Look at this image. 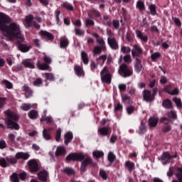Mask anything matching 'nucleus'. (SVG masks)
<instances>
[{"label":"nucleus","mask_w":182,"mask_h":182,"mask_svg":"<svg viewBox=\"0 0 182 182\" xmlns=\"http://www.w3.org/2000/svg\"><path fill=\"white\" fill-rule=\"evenodd\" d=\"M170 130H171V126H170V124L167 123H164V127H163V132H164V133H168Z\"/></svg>","instance_id":"ea45409f"},{"label":"nucleus","mask_w":182,"mask_h":182,"mask_svg":"<svg viewBox=\"0 0 182 182\" xmlns=\"http://www.w3.org/2000/svg\"><path fill=\"white\" fill-rule=\"evenodd\" d=\"M26 23H27V26L28 27L32 26V21H33V16L32 15H28L26 16Z\"/></svg>","instance_id":"c85d7f7f"},{"label":"nucleus","mask_w":182,"mask_h":182,"mask_svg":"<svg viewBox=\"0 0 182 182\" xmlns=\"http://www.w3.org/2000/svg\"><path fill=\"white\" fill-rule=\"evenodd\" d=\"M134 49L132 50L133 58H135V56H140V55L143 53V50H141V48H140V46L134 45Z\"/></svg>","instance_id":"4468645a"},{"label":"nucleus","mask_w":182,"mask_h":182,"mask_svg":"<svg viewBox=\"0 0 182 182\" xmlns=\"http://www.w3.org/2000/svg\"><path fill=\"white\" fill-rule=\"evenodd\" d=\"M174 23L177 26H181V21H180V19L174 17L172 18Z\"/></svg>","instance_id":"69168bd1"},{"label":"nucleus","mask_w":182,"mask_h":182,"mask_svg":"<svg viewBox=\"0 0 182 182\" xmlns=\"http://www.w3.org/2000/svg\"><path fill=\"white\" fill-rule=\"evenodd\" d=\"M21 65H23L24 68H28L29 69H35V63H33V61L29 59L23 60Z\"/></svg>","instance_id":"f8f14e48"},{"label":"nucleus","mask_w":182,"mask_h":182,"mask_svg":"<svg viewBox=\"0 0 182 182\" xmlns=\"http://www.w3.org/2000/svg\"><path fill=\"white\" fill-rule=\"evenodd\" d=\"M136 38H138V39H140V41H141V42H147V41H149V37L147 36V35L144 34V33H142L140 30H136L135 31Z\"/></svg>","instance_id":"9b49d317"},{"label":"nucleus","mask_w":182,"mask_h":182,"mask_svg":"<svg viewBox=\"0 0 182 182\" xmlns=\"http://www.w3.org/2000/svg\"><path fill=\"white\" fill-rule=\"evenodd\" d=\"M69 160H73V161H82V160H84L81 164V171H85L86 166L92 164V159H90L87 155H85L82 153L70 154Z\"/></svg>","instance_id":"7ed1b4c3"},{"label":"nucleus","mask_w":182,"mask_h":182,"mask_svg":"<svg viewBox=\"0 0 182 182\" xmlns=\"http://www.w3.org/2000/svg\"><path fill=\"white\" fill-rule=\"evenodd\" d=\"M161 56V54H160V53L159 52L154 53L151 55V60L154 61L156 60V59H159V58H160Z\"/></svg>","instance_id":"c03bdc74"},{"label":"nucleus","mask_w":182,"mask_h":182,"mask_svg":"<svg viewBox=\"0 0 182 182\" xmlns=\"http://www.w3.org/2000/svg\"><path fill=\"white\" fill-rule=\"evenodd\" d=\"M171 89V85H167L166 87H164L165 92H166L169 95H176L178 94V89L175 88L173 90V91H170Z\"/></svg>","instance_id":"6ab92c4d"},{"label":"nucleus","mask_w":182,"mask_h":182,"mask_svg":"<svg viewBox=\"0 0 182 182\" xmlns=\"http://www.w3.org/2000/svg\"><path fill=\"white\" fill-rule=\"evenodd\" d=\"M48 177H49V173H48L46 170L41 171L38 173V180H40V181L46 182L48 181Z\"/></svg>","instance_id":"1a4fd4ad"},{"label":"nucleus","mask_w":182,"mask_h":182,"mask_svg":"<svg viewBox=\"0 0 182 182\" xmlns=\"http://www.w3.org/2000/svg\"><path fill=\"white\" fill-rule=\"evenodd\" d=\"M8 139L11 141V143H15V134H9L8 135Z\"/></svg>","instance_id":"338daca9"},{"label":"nucleus","mask_w":182,"mask_h":182,"mask_svg":"<svg viewBox=\"0 0 182 182\" xmlns=\"http://www.w3.org/2000/svg\"><path fill=\"white\" fill-rule=\"evenodd\" d=\"M11 180L12 182H19V176H18V173H14L11 177Z\"/></svg>","instance_id":"e433bc0d"},{"label":"nucleus","mask_w":182,"mask_h":182,"mask_svg":"<svg viewBox=\"0 0 182 182\" xmlns=\"http://www.w3.org/2000/svg\"><path fill=\"white\" fill-rule=\"evenodd\" d=\"M2 83L4 85H5L7 89H12V87H14V85H12L11 82H9V81H8L6 80H3Z\"/></svg>","instance_id":"a19ab883"},{"label":"nucleus","mask_w":182,"mask_h":182,"mask_svg":"<svg viewBox=\"0 0 182 182\" xmlns=\"http://www.w3.org/2000/svg\"><path fill=\"white\" fill-rule=\"evenodd\" d=\"M18 48L19 50L25 53V52H29V50L31 49V46H28L26 44L18 43Z\"/></svg>","instance_id":"412c9836"},{"label":"nucleus","mask_w":182,"mask_h":182,"mask_svg":"<svg viewBox=\"0 0 182 182\" xmlns=\"http://www.w3.org/2000/svg\"><path fill=\"white\" fill-rule=\"evenodd\" d=\"M74 70L75 72V75H77L79 77H83L85 76V71L80 65H75Z\"/></svg>","instance_id":"2eb2a0df"},{"label":"nucleus","mask_w":182,"mask_h":182,"mask_svg":"<svg viewBox=\"0 0 182 182\" xmlns=\"http://www.w3.org/2000/svg\"><path fill=\"white\" fill-rule=\"evenodd\" d=\"M93 156L94 157H96V159H100V157H103V156H105V154L103 151H95L93 152Z\"/></svg>","instance_id":"f704fd0d"},{"label":"nucleus","mask_w":182,"mask_h":182,"mask_svg":"<svg viewBox=\"0 0 182 182\" xmlns=\"http://www.w3.org/2000/svg\"><path fill=\"white\" fill-rule=\"evenodd\" d=\"M36 66L40 70H48L50 68L49 64H46V63L41 64L40 60L37 61Z\"/></svg>","instance_id":"aec40b11"},{"label":"nucleus","mask_w":182,"mask_h":182,"mask_svg":"<svg viewBox=\"0 0 182 182\" xmlns=\"http://www.w3.org/2000/svg\"><path fill=\"white\" fill-rule=\"evenodd\" d=\"M132 49L129 47L122 46L121 48V52L122 53H129V52H131Z\"/></svg>","instance_id":"864d4df0"},{"label":"nucleus","mask_w":182,"mask_h":182,"mask_svg":"<svg viewBox=\"0 0 182 182\" xmlns=\"http://www.w3.org/2000/svg\"><path fill=\"white\" fill-rule=\"evenodd\" d=\"M114 159H116V156L112 152H109L108 154V160L109 161L113 162L114 161Z\"/></svg>","instance_id":"5fc2aeb1"},{"label":"nucleus","mask_w":182,"mask_h":182,"mask_svg":"<svg viewBox=\"0 0 182 182\" xmlns=\"http://www.w3.org/2000/svg\"><path fill=\"white\" fill-rule=\"evenodd\" d=\"M85 25L86 26H93V25H95V21L92 19L87 18L85 20Z\"/></svg>","instance_id":"13d9d810"},{"label":"nucleus","mask_w":182,"mask_h":182,"mask_svg":"<svg viewBox=\"0 0 182 182\" xmlns=\"http://www.w3.org/2000/svg\"><path fill=\"white\" fill-rule=\"evenodd\" d=\"M119 73L123 77H129V76H132V75H133V70L126 64H122L119 67Z\"/></svg>","instance_id":"39448f33"},{"label":"nucleus","mask_w":182,"mask_h":182,"mask_svg":"<svg viewBox=\"0 0 182 182\" xmlns=\"http://www.w3.org/2000/svg\"><path fill=\"white\" fill-rule=\"evenodd\" d=\"M159 124V118L157 117H151L149 120V127H156Z\"/></svg>","instance_id":"b1692460"},{"label":"nucleus","mask_w":182,"mask_h":182,"mask_svg":"<svg viewBox=\"0 0 182 182\" xmlns=\"http://www.w3.org/2000/svg\"><path fill=\"white\" fill-rule=\"evenodd\" d=\"M125 166L127 168H129V171H133L134 170V163L127 161L125 163Z\"/></svg>","instance_id":"7c9ffc66"},{"label":"nucleus","mask_w":182,"mask_h":182,"mask_svg":"<svg viewBox=\"0 0 182 182\" xmlns=\"http://www.w3.org/2000/svg\"><path fill=\"white\" fill-rule=\"evenodd\" d=\"M40 35L42 36V38H44V39H48V41H52V39H53V35L46 31H41Z\"/></svg>","instance_id":"a211bd4d"},{"label":"nucleus","mask_w":182,"mask_h":182,"mask_svg":"<svg viewBox=\"0 0 182 182\" xmlns=\"http://www.w3.org/2000/svg\"><path fill=\"white\" fill-rule=\"evenodd\" d=\"M28 166L33 173H36L39 170V164H38V162L35 159L28 161Z\"/></svg>","instance_id":"0eeeda50"},{"label":"nucleus","mask_w":182,"mask_h":182,"mask_svg":"<svg viewBox=\"0 0 182 182\" xmlns=\"http://www.w3.org/2000/svg\"><path fill=\"white\" fill-rule=\"evenodd\" d=\"M135 70L137 73H140L141 72V69H143V65H141V61L138 58H136V63L134 65Z\"/></svg>","instance_id":"4be33fe9"},{"label":"nucleus","mask_w":182,"mask_h":182,"mask_svg":"<svg viewBox=\"0 0 182 182\" xmlns=\"http://www.w3.org/2000/svg\"><path fill=\"white\" fill-rule=\"evenodd\" d=\"M144 100L146 102H151L154 100V97L151 94V92L149 90H144Z\"/></svg>","instance_id":"ddd939ff"},{"label":"nucleus","mask_w":182,"mask_h":182,"mask_svg":"<svg viewBox=\"0 0 182 182\" xmlns=\"http://www.w3.org/2000/svg\"><path fill=\"white\" fill-rule=\"evenodd\" d=\"M15 157L17 160H19L20 159H22L23 160H28L30 155L29 154L25 152H18L16 154Z\"/></svg>","instance_id":"f3484780"},{"label":"nucleus","mask_w":182,"mask_h":182,"mask_svg":"<svg viewBox=\"0 0 182 182\" xmlns=\"http://www.w3.org/2000/svg\"><path fill=\"white\" fill-rule=\"evenodd\" d=\"M147 129H146V125L144 124V122H141V126L139 127V134H144Z\"/></svg>","instance_id":"2f4dec72"},{"label":"nucleus","mask_w":182,"mask_h":182,"mask_svg":"<svg viewBox=\"0 0 182 182\" xmlns=\"http://www.w3.org/2000/svg\"><path fill=\"white\" fill-rule=\"evenodd\" d=\"M6 161L11 163V164H16L18 159L16 158H6Z\"/></svg>","instance_id":"09e8293b"},{"label":"nucleus","mask_w":182,"mask_h":182,"mask_svg":"<svg viewBox=\"0 0 182 182\" xmlns=\"http://www.w3.org/2000/svg\"><path fill=\"white\" fill-rule=\"evenodd\" d=\"M18 177L20 180H25V178H26V173L22 172L19 173Z\"/></svg>","instance_id":"774afa93"},{"label":"nucleus","mask_w":182,"mask_h":182,"mask_svg":"<svg viewBox=\"0 0 182 182\" xmlns=\"http://www.w3.org/2000/svg\"><path fill=\"white\" fill-rule=\"evenodd\" d=\"M102 50H106L105 46H95L93 50V53L94 55H100L102 53Z\"/></svg>","instance_id":"5701e85b"},{"label":"nucleus","mask_w":182,"mask_h":182,"mask_svg":"<svg viewBox=\"0 0 182 182\" xmlns=\"http://www.w3.org/2000/svg\"><path fill=\"white\" fill-rule=\"evenodd\" d=\"M168 117H162L161 119V122H163L164 120H169L171 122V120H174L175 119L177 118V114L174 111H171L168 112L167 114Z\"/></svg>","instance_id":"9d476101"},{"label":"nucleus","mask_w":182,"mask_h":182,"mask_svg":"<svg viewBox=\"0 0 182 182\" xmlns=\"http://www.w3.org/2000/svg\"><path fill=\"white\" fill-rule=\"evenodd\" d=\"M0 166L4 168H5V167H8L9 164L6 162V159H5V158L0 159Z\"/></svg>","instance_id":"58836bf2"},{"label":"nucleus","mask_w":182,"mask_h":182,"mask_svg":"<svg viewBox=\"0 0 182 182\" xmlns=\"http://www.w3.org/2000/svg\"><path fill=\"white\" fill-rule=\"evenodd\" d=\"M4 114L6 116L4 119V122L7 126V129H11V130H19V124L15 122L19 120V117L11 111V109H7L4 112Z\"/></svg>","instance_id":"f03ea898"},{"label":"nucleus","mask_w":182,"mask_h":182,"mask_svg":"<svg viewBox=\"0 0 182 182\" xmlns=\"http://www.w3.org/2000/svg\"><path fill=\"white\" fill-rule=\"evenodd\" d=\"M110 129L109 127H102L98 129V135L99 136H107L110 134Z\"/></svg>","instance_id":"dca6fc26"},{"label":"nucleus","mask_w":182,"mask_h":182,"mask_svg":"<svg viewBox=\"0 0 182 182\" xmlns=\"http://www.w3.org/2000/svg\"><path fill=\"white\" fill-rule=\"evenodd\" d=\"M43 60H44L45 63H46L48 65H50V63H52V58H50V57L46 55V54H45V53H44Z\"/></svg>","instance_id":"a18cd8bd"},{"label":"nucleus","mask_w":182,"mask_h":182,"mask_svg":"<svg viewBox=\"0 0 182 182\" xmlns=\"http://www.w3.org/2000/svg\"><path fill=\"white\" fill-rule=\"evenodd\" d=\"M162 105L164 106V107H165L166 109H171V101H170V100H166L163 102Z\"/></svg>","instance_id":"72a5a7b5"},{"label":"nucleus","mask_w":182,"mask_h":182,"mask_svg":"<svg viewBox=\"0 0 182 182\" xmlns=\"http://www.w3.org/2000/svg\"><path fill=\"white\" fill-rule=\"evenodd\" d=\"M122 102L124 103V105H130V97L127 95H124L122 96Z\"/></svg>","instance_id":"473e14b6"},{"label":"nucleus","mask_w":182,"mask_h":182,"mask_svg":"<svg viewBox=\"0 0 182 182\" xmlns=\"http://www.w3.org/2000/svg\"><path fill=\"white\" fill-rule=\"evenodd\" d=\"M23 90H24V92L28 93V96H31V95H32V90H31L29 86L25 85L23 87Z\"/></svg>","instance_id":"49530a36"},{"label":"nucleus","mask_w":182,"mask_h":182,"mask_svg":"<svg viewBox=\"0 0 182 182\" xmlns=\"http://www.w3.org/2000/svg\"><path fill=\"white\" fill-rule=\"evenodd\" d=\"M75 33H76V35H78V36H83L85 35V31H82L79 28H76Z\"/></svg>","instance_id":"680f3d73"},{"label":"nucleus","mask_w":182,"mask_h":182,"mask_svg":"<svg viewBox=\"0 0 182 182\" xmlns=\"http://www.w3.org/2000/svg\"><path fill=\"white\" fill-rule=\"evenodd\" d=\"M33 86H39L42 85V79L41 78H37L35 81L33 82Z\"/></svg>","instance_id":"bf43d9fd"},{"label":"nucleus","mask_w":182,"mask_h":182,"mask_svg":"<svg viewBox=\"0 0 182 182\" xmlns=\"http://www.w3.org/2000/svg\"><path fill=\"white\" fill-rule=\"evenodd\" d=\"M124 60L126 63H132V57L129 55H127L124 57Z\"/></svg>","instance_id":"0e129e2a"},{"label":"nucleus","mask_w":182,"mask_h":182,"mask_svg":"<svg viewBox=\"0 0 182 182\" xmlns=\"http://www.w3.org/2000/svg\"><path fill=\"white\" fill-rule=\"evenodd\" d=\"M32 108V105L31 104H23L21 105L20 109L23 110L24 112H28V110H31Z\"/></svg>","instance_id":"c756f323"},{"label":"nucleus","mask_w":182,"mask_h":182,"mask_svg":"<svg viewBox=\"0 0 182 182\" xmlns=\"http://www.w3.org/2000/svg\"><path fill=\"white\" fill-rule=\"evenodd\" d=\"M61 135H62V130L60 129V128H59L56 132V135H55L56 141H59V140H60Z\"/></svg>","instance_id":"de8ad7c7"},{"label":"nucleus","mask_w":182,"mask_h":182,"mask_svg":"<svg viewBox=\"0 0 182 182\" xmlns=\"http://www.w3.org/2000/svg\"><path fill=\"white\" fill-rule=\"evenodd\" d=\"M28 116L30 119H37L38 118V111L36 110H31L28 113Z\"/></svg>","instance_id":"cd10ccee"},{"label":"nucleus","mask_w":182,"mask_h":182,"mask_svg":"<svg viewBox=\"0 0 182 182\" xmlns=\"http://www.w3.org/2000/svg\"><path fill=\"white\" fill-rule=\"evenodd\" d=\"M101 80L102 83L110 85L112 83V73L107 67H104L100 72Z\"/></svg>","instance_id":"20e7f679"},{"label":"nucleus","mask_w":182,"mask_h":182,"mask_svg":"<svg viewBox=\"0 0 182 182\" xmlns=\"http://www.w3.org/2000/svg\"><path fill=\"white\" fill-rule=\"evenodd\" d=\"M44 76L46 77V79H47V80H50V81H53L55 80V75L53 73H45Z\"/></svg>","instance_id":"c9c22d12"},{"label":"nucleus","mask_w":182,"mask_h":182,"mask_svg":"<svg viewBox=\"0 0 182 182\" xmlns=\"http://www.w3.org/2000/svg\"><path fill=\"white\" fill-rule=\"evenodd\" d=\"M177 157V154H175L173 156L170 155L168 152H164L161 156V161L162 164H168L173 160Z\"/></svg>","instance_id":"423d86ee"},{"label":"nucleus","mask_w":182,"mask_h":182,"mask_svg":"<svg viewBox=\"0 0 182 182\" xmlns=\"http://www.w3.org/2000/svg\"><path fill=\"white\" fill-rule=\"evenodd\" d=\"M6 147V142L4 139L0 140V149L2 150Z\"/></svg>","instance_id":"e2e57ef3"},{"label":"nucleus","mask_w":182,"mask_h":182,"mask_svg":"<svg viewBox=\"0 0 182 182\" xmlns=\"http://www.w3.org/2000/svg\"><path fill=\"white\" fill-rule=\"evenodd\" d=\"M107 43L112 49L116 50L119 49V44L117 43V41L114 37H109L107 38Z\"/></svg>","instance_id":"6e6552de"},{"label":"nucleus","mask_w":182,"mask_h":182,"mask_svg":"<svg viewBox=\"0 0 182 182\" xmlns=\"http://www.w3.org/2000/svg\"><path fill=\"white\" fill-rule=\"evenodd\" d=\"M173 101L174 102V103H176L177 107H181V100L177 97H174L173 99Z\"/></svg>","instance_id":"603ef678"},{"label":"nucleus","mask_w":182,"mask_h":182,"mask_svg":"<svg viewBox=\"0 0 182 182\" xmlns=\"http://www.w3.org/2000/svg\"><path fill=\"white\" fill-rule=\"evenodd\" d=\"M11 21L9 16L0 13V29L2 31L3 35L9 41H14L15 38L23 41L25 38L21 33V27L16 23H11ZM6 23L10 24L7 26Z\"/></svg>","instance_id":"f257e3e1"},{"label":"nucleus","mask_w":182,"mask_h":182,"mask_svg":"<svg viewBox=\"0 0 182 182\" xmlns=\"http://www.w3.org/2000/svg\"><path fill=\"white\" fill-rule=\"evenodd\" d=\"M66 154V149L63 146H58L55 151V156H63Z\"/></svg>","instance_id":"393cba45"},{"label":"nucleus","mask_w":182,"mask_h":182,"mask_svg":"<svg viewBox=\"0 0 182 182\" xmlns=\"http://www.w3.org/2000/svg\"><path fill=\"white\" fill-rule=\"evenodd\" d=\"M134 107L133 106H129L127 107V112L128 114H132V113H133V112H134Z\"/></svg>","instance_id":"052dcab7"},{"label":"nucleus","mask_w":182,"mask_h":182,"mask_svg":"<svg viewBox=\"0 0 182 182\" xmlns=\"http://www.w3.org/2000/svg\"><path fill=\"white\" fill-rule=\"evenodd\" d=\"M60 48H68V40L63 38L60 41Z\"/></svg>","instance_id":"8fccbe9b"},{"label":"nucleus","mask_w":182,"mask_h":182,"mask_svg":"<svg viewBox=\"0 0 182 182\" xmlns=\"http://www.w3.org/2000/svg\"><path fill=\"white\" fill-rule=\"evenodd\" d=\"M81 58L84 65H87V63H89V57L87 56V53H86V52H81Z\"/></svg>","instance_id":"a878e982"},{"label":"nucleus","mask_w":182,"mask_h":182,"mask_svg":"<svg viewBox=\"0 0 182 182\" xmlns=\"http://www.w3.org/2000/svg\"><path fill=\"white\" fill-rule=\"evenodd\" d=\"M100 176H101V177H102V178H103V180H107V173H106V171L101 170L100 171Z\"/></svg>","instance_id":"3c124183"},{"label":"nucleus","mask_w":182,"mask_h":182,"mask_svg":"<svg viewBox=\"0 0 182 182\" xmlns=\"http://www.w3.org/2000/svg\"><path fill=\"white\" fill-rule=\"evenodd\" d=\"M149 9L150 10V14L151 15H153V16H154V15H156V5L154 4H151L149 6Z\"/></svg>","instance_id":"4c0bfd02"},{"label":"nucleus","mask_w":182,"mask_h":182,"mask_svg":"<svg viewBox=\"0 0 182 182\" xmlns=\"http://www.w3.org/2000/svg\"><path fill=\"white\" fill-rule=\"evenodd\" d=\"M126 87H127L126 84H119L118 85V89L121 93L122 92H126Z\"/></svg>","instance_id":"6e6d98bb"},{"label":"nucleus","mask_w":182,"mask_h":182,"mask_svg":"<svg viewBox=\"0 0 182 182\" xmlns=\"http://www.w3.org/2000/svg\"><path fill=\"white\" fill-rule=\"evenodd\" d=\"M136 8H138L139 11H143L144 9V3H143L141 1H137Z\"/></svg>","instance_id":"37998d69"},{"label":"nucleus","mask_w":182,"mask_h":182,"mask_svg":"<svg viewBox=\"0 0 182 182\" xmlns=\"http://www.w3.org/2000/svg\"><path fill=\"white\" fill-rule=\"evenodd\" d=\"M106 59H107V56L106 55H102L97 58V61L99 62L101 60L102 63L106 62Z\"/></svg>","instance_id":"4d7b16f0"},{"label":"nucleus","mask_w":182,"mask_h":182,"mask_svg":"<svg viewBox=\"0 0 182 182\" xmlns=\"http://www.w3.org/2000/svg\"><path fill=\"white\" fill-rule=\"evenodd\" d=\"M40 122H46L47 123H52V117H42Z\"/></svg>","instance_id":"79ce46f5"},{"label":"nucleus","mask_w":182,"mask_h":182,"mask_svg":"<svg viewBox=\"0 0 182 182\" xmlns=\"http://www.w3.org/2000/svg\"><path fill=\"white\" fill-rule=\"evenodd\" d=\"M43 136L45 140H50L52 139V136H50V132L46 129L43 130Z\"/></svg>","instance_id":"bb28decb"}]
</instances>
